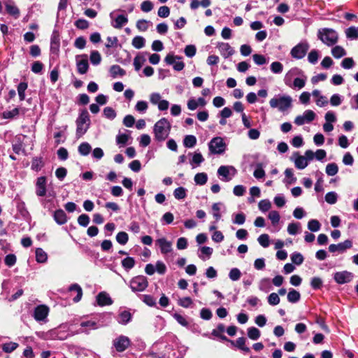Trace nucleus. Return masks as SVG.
<instances>
[{"label": "nucleus", "mask_w": 358, "mask_h": 358, "mask_svg": "<svg viewBox=\"0 0 358 358\" xmlns=\"http://www.w3.org/2000/svg\"><path fill=\"white\" fill-rule=\"evenodd\" d=\"M110 73L113 78H116L117 76H124L126 72L119 65L115 64L110 66Z\"/></svg>", "instance_id": "obj_27"}, {"label": "nucleus", "mask_w": 358, "mask_h": 358, "mask_svg": "<svg viewBox=\"0 0 358 358\" xmlns=\"http://www.w3.org/2000/svg\"><path fill=\"white\" fill-rule=\"evenodd\" d=\"M6 9L8 13L15 17V18H17L20 15V10L18 8L14 5L13 3H6Z\"/></svg>", "instance_id": "obj_25"}, {"label": "nucleus", "mask_w": 358, "mask_h": 358, "mask_svg": "<svg viewBox=\"0 0 358 358\" xmlns=\"http://www.w3.org/2000/svg\"><path fill=\"white\" fill-rule=\"evenodd\" d=\"M231 343L235 346H236L240 350H243L245 352H249L250 348L245 345V338L243 337L238 338L236 342L233 341H229Z\"/></svg>", "instance_id": "obj_28"}, {"label": "nucleus", "mask_w": 358, "mask_h": 358, "mask_svg": "<svg viewBox=\"0 0 358 358\" xmlns=\"http://www.w3.org/2000/svg\"><path fill=\"white\" fill-rule=\"evenodd\" d=\"M331 54L335 58H341L346 55L345 49L340 46L336 45L331 49Z\"/></svg>", "instance_id": "obj_31"}, {"label": "nucleus", "mask_w": 358, "mask_h": 358, "mask_svg": "<svg viewBox=\"0 0 358 358\" xmlns=\"http://www.w3.org/2000/svg\"><path fill=\"white\" fill-rule=\"evenodd\" d=\"M49 312L48 306L45 305L38 306L34 310V318L36 321H42L46 318Z\"/></svg>", "instance_id": "obj_16"}, {"label": "nucleus", "mask_w": 358, "mask_h": 358, "mask_svg": "<svg viewBox=\"0 0 358 358\" xmlns=\"http://www.w3.org/2000/svg\"><path fill=\"white\" fill-rule=\"evenodd\" d=\"M285 175L287 179L285 182L288 184H294L296 181V178L294 176L293 170L292 169H286L285 171Z\"/></svg>", "instance_id": "obj_37"}, {"label": "nucleus", "mask_w": 358, "mask_h": 358, "mask_svg": "<svg viewBox=\"0 0 358 358\" xmlns=\"http://www.w3.org/2000/svg\"><path fill=\"white\" fill-rule=\"evenodd\" d=\"M347 38L356 40L358 39V30L355 27H350L345 30Z\"/></svg>", "instance_id": "obj_39"}, {"label": "nucleus", "mask_w": 358, "mask_h": 358, "mask_svg": "<svg viewBox=\"0 0 358 358\" xmlns=\"http://www.w3.org/2000/svg\"><path fill=\"white\" fill-rule=\"evenodd\" d=\"M258 206L261 211L266 212L271 208V203L269 200L263 199L259 202Z\"/></svg>", "instance_id": "obj_55"}, {"label": "nucleus", "mask_w": 358, "mask_h": 358, "mask_svg": "<svg viewBox=\"0 0 358 358\" xmlns=\"http://www.w3.org/2000/svg\"><path fill=\"white\" fill-rule=\"evenodd\" d=\"M148 285V280L143 275L136 276L130 281V287L133 292H142L147 288Z\"/></svg>", "instance_id": "obj_5"}, {"label": "nucleus", "mask_w": 358, "mask_h": 358, "mask_svg": "<svg viewBox=\"0 0 358 358\" xmlns=\"http://www.w3.org/2000/svg\"><path fill=\"white\" fill-rule=\"evenodd\" d=\"M303 72L301 70L297 68H293L290 69L285 76L284 82L287 86H289L292 88H297L301 89L306 85V77L303 76V78H296L293 81V84L292 85V80L294 76L301 75Z\"/></svg>", "instance_id": "obj_2"}, {"label": "nucleus", "mask_w": 358, "mask_h": 358, "mask_svg": "<svg viewBox=\"0 0 358 358\" xmlns=\"http://www.w3.org/2000/svg\"><path fill=\"white\" fill-rule=\"evenodd\" d=\"M268 218L273 225L277 224L280 221V215L278 211L272 210L268 214Z\"/></svg>", "instance_id": "obj_63"}, {"label": "nucleus", "mask_w": 358, "mask_h": 358, "mask_svg": "<svg viewBox=\"0 0 358 358\" xmlns=\"http://www.w3.org/2000/svg\"><path fill=\"white\" fill-rule=\"evenodd\" d=\"M81 327L86 328L85 329H80L78 331V333H85L87 334H89L90 330H94L99 328L97 324L94 321H83L80 323Z\"/></svg>", "instance_id": "obj_21"}, {"label": "nucleus", "mask_w": 358, "mask_h": 358, "mask_svg": "<svg viewBox=\"0 0 358 358\" xmlns=\"http://www.w3.org/2000/svg\"><path fill=\"white\" fill-rule=\"evenodd\" d=\"M19 346L18 343L9 342L2 345V350L6 353H10L15 350Z\"/></svg>", "instance_id": "obj_36"}, {"label": "nucleus", "mask_w": 358, "mask_h": 358, "mask_svg": "<svg viewBox=\"0 0 358 358\" xmlns=\"http://www.w3.org/2000/svg\"><path fill=\"white\" fill-rule=\"evenodd\" d=\"M204 161V158L200 152H195L193 154L192 159L190 162L191 164H194L199 166Z\"/></svg>", "instance_id": "obj_52"}, {"label": "nucleus", "mask_w": 358, "mask_h": 358, "mask_svg": "<svg viewBox=\"0 0 358 358\" xmlns=\"http://www.w3.org/2000/svg\"><path fill=\"white\" fill-rule=\"evenodd\" d=\"M321 224L317 220H310L308 223V228L310 231L316 232L320 229Z\"/></svg>", "instance_id": "obj_48"}, {"label": "nucleus", "mask_w": 358, "mask_h": 358, "mask_svg": "<svg viewBox=\"0 0 358 358\" xmlns=\"http://www.w3.org/2000/svg\"><path fill=\"white\" fill-rule=\"evenodd\" d=\"M352 273L347 271L336 272L334 276V280L338 284L349 282L352 280Z\"/></svg>", "instance_id": "obj_13"}, {"label": "nucleus", "mask_w": 358, "mask_h": 358, "mask_svg": "<svg viewBox=\"0 0 358 358\" xmlns=\"http://www.w3.org/2000/svg\"><path fill=\"white\" fill-rule=\"evenodd\" d=\"M272 108H277L280 112L289 109L292 106V98L289 95H278L269 101Z\"/></svg>", "instance_id": "obj_3"}, {"label": "nucleus", "mask_w": 358, "mask_h": 358, "mask_svg": "<svg viewBox=\"0 0 358 358\" xmlns=\"http://www.w3.org/2000/svg\"><path fill=\"white\" fill-rule=\"evenodd\" d=\"M76 136L78 138H80L87 131L89 128V124H87V125H85L84 124L76 122Z\"/></svg>", "instance_id": "obj_46"}, {"label": "nucleus", "mask_w": 358, "mask_h": 358, "mask_svg": "<svg viewBox=\"0 0 358 358\" xmlns=\"http://www.w3.org/2000/svg\"><path fill=\"white\" fill-rule=\"evenodd\" d=\"M145 40L143 37L137 36H135L131 42L132 45L136 49H141L145 46Z\"/></svg>", "instance_id": "obj_32"}, {"label": "nucleus", "mask_w": 358, "mask_h": 358, "mask_svg": "<svg viewBox=\"0 0 358 358\" xmlns=\"http://www.w3.org/2000/svg\"><path fill=\"white\" fill-rule=\"evenodd\" d=\"M129 240L128 234L124 231H120L116 235V241L121 245H125Z\"/></svg>", "instance_id": "obj_49"}, {"label": "nucleus", "mask_w": 358, "mask_h": 358, "mask_svg": "<svg viewBox=\"0 0 358 358\" xmlns=\"http://www.w3.org/2000/svg\"><path fill=\"white\" fill-rule=\"evenodd\" d=\"M76 66L78 72L80 74H85L87 72L89 69V64L87 55H77L76 57Z\"/></svg>", "instance_id": "obj_10"}, {"label": "nucleus", "mask_w": 358, "mask_h": 358, "mask_svg": "<svg viewBox=\"0 0 358 358\" xmlns=\"http://www.w3.org/2000/svg\"><path fill=\"white\" fill-rule=\"evenodd\" d=\"M338 199V195L335 192H329L325 195V201L329 204H334Z\"/></svg>", "instance_id": "obj_54"}, {"label": "nucleus", "mask_w": 358, "mask_h": 358, "mask_svg": "<svg viewBox=\"0 0 358 358\" xmlns=\"http://www.w3.org/2000/svg\"><path fill=\"white\" fill-rule=\"evenodd\" d=\"M157 243L160 248L162 254H167L172 251V243L165 238H161L157 240Z\"/></svg>", "instance_id": "obj_19"}, {"label": "nucleus", "mask_w": 358, "mask_h": 358, "mask_svg": "<svg viewBox=\"0 0 358 358\" xmlns=\"http://www.w3.org/2000/svg\"><path fill=\"white\" fill-rule=\"evenodd\" d=\"M76 122L84 124L85 125H87V124H90V120L89 113L87 110H83L80 112Z\"/></svg>", "instance_id": "obj_30"}, {"label": "nucleus", "mask_w": 358, "mask_h": 358, "mask_svg": "<svg viewBox=\"0 0 358 358\" xmlns=\"http://www.w3.org/2000/svg\"><path fill=\"white\" fill-rule=\"evenodd\" d=\"M131 313L128 311H123L119 315V323L122 324H127L131 320Z\"/></svg>", "instance_id": "obj_47"}, {"label": "nucleus", "mask_w": 358, "mask_h": 358, "mask_svg": "<svg viewBox=\"0 0 358 358\" xmlns=\"http://www.w3.org/2000/svg\"><path fill=\"white\" fill-rule=\"evenodd\" d=\"M181 59V57L174 55L170 53L166 56L164 61L167 64L173 65L174 70L177 71H180L185 67V64Z\"/></svg>", "instance_id": "obj_8"}, {"label": "nucleus", "mask_w": 358, "mask_h": 358, "mask_svg": "<svg viewBox=\"0 0 358 358\" xmlns=\"http://www.w3.org/2000/svg\"><path fill=\"white\" fill-rule=\"evenodd\" d=\"M317 37L327 46H332L338 42V33L333 29L322 28L317 31Z\"/></svg>", "instance_id": "obj_4"}, {"label": "nucleus", "mask_w": 358, "mask_h": 358, "mask_svg": "<svg viewBox=\"0 0 358 358\" xmlns=\"http://www.w3.org/2000/svg\"><path fill=\"white\" fill-rule=\"evenodd\" d=\"M96 301L97 303L101 306H109L113 303V300L109 294L105 292H101L96 296Z\"/></svg>", "instance_id": "obj_20"}, {"label": "nucleus", "mask_w": 358, "mask_h": 358, "mask_svg": "<svg viewBox=\"0 0 358 358\" xmlns=\"http://www.w3.org/2000/svg\"><path fill=\"white\" fill-rule=\"evenodd\" d=\"M291 260L294 264L301 265L303 262L304 259L301 253L294 252L291 255Z\"/></svg>", "instance_id": "obj_56"}, {"label": "nucleus", "mask_w": 358, "mask_h": 358, "mask_svg": "<svg viewBox=\"0 0 358 358\" xmlns=\"http://www.w3.org/2000/svg\"><path fill=\"white\" fill-rule=\"evenodd\" d=\"M300 296V293L298 291L292 289L288 292L287 300L290 303H296L299 301Z\"/></svg>", "instance_id": "obj_34"}, {"label": "nucleus", "mask_w": 358, "mask_h": 358, "mask_svg": "<svg viewBox=\"0 0 358 358\" xmlns=\"http://www.w3.org/2000/svg\"><path fill=\"white\" fill-rule=\"evenodd\" d=\"M146 61L143 55H138L134 59V65L136 71H139L142 65Z\"/></svg>", "instance_id": "obj_43"}, {"label": "nucleus", "mask_w": 358, "mask_h": 358, "mask_svg": "<svg viewBox=\"0 0 358 358\" xmlns=\"http://www.w3.org/2000/svg\"><path fill=\"white\" fill-rule=\"evenodd\" d=\"M226 149V144L221 137H215L209 143V150L213 154H222Z\"/></svg>", "instance_id": "obj_6"}, {"label": "nucleus", "mask_w": 358, "mask_h": 358, "mask_svg": "<svg viewBox=\"0 0 358 358\" xmlns=\"http://www.w3.org/2000/svg\"><path fill=\"white\" fill-rule=\"evenodd\" d=\"M46 193V178L41 176L38 178L36 181V194L38 196H43Z\"/></svg>", "instance_id": "obj_17"}, {"label": "nucleus", "mask_w": 358, "mask_h": 358, "mask_svg": "<svg viewBox=\"0 0 358 358\" xmlns=\"http://www.w3.org/2000/svg\"><path fill=\"white\" fill-rule=\"evenodd\" d=\"M54 220L58 224H65L67 221L65 212L62 209L57 210L54 213Z\"/></svg>", "instance_id": "obj_22"}, {"label": "nucleus", "mask_w": 358, "mask_h": 358, "mask_svg": "<svg viewBox=\"0 0 358 358\" xmlns=\"http://www.w3.org/2000/svg\"><path fill=\"white\" fill-rule=\"evenodd\" d=\"M316 114L311 110H306L301 115H298L294 119V123L301 126L306 123H310L315 120Z\"/></svg>", "instance_id": "obj_9"}, {"label": "nucleus", "mask_w": 358, "mask_h": 358, "mask_svg": "<svg viewBox=\"0 0 358 358\" xmlns=\"http://www.w3.org/2000/svg\"><path fill=\"white\" fill-rule=\"evenodd\" d=\"M103 115L109 120H113L116 117V113L113 108L108 106L103 109Z\"/></svg>", "instance_id": "obj_57"}, {"label": "nucleus", "mask_w": 358, "mask_h": 358, "mask_svg": "<svg viewBox=\"0 0 358 358\" xmlns=\"http://www.w3.org/2000/svg\"><path fill=\"white\" fill-rule=\"evenodd\" d=\"M47 253L42 248L36 250V260L38 263H45L47 261Z\"/></svg>", "instance_id": "obj_29"}, {"label": "nucleus", "mask_w": 358, "mask_h": 358, "mask_svg": "<svg viewBox=\"0 0 358 358\" xmlns=\"http://www.w3.org/2000/svg\"><path fill=\"white\" fill-rule=\"evenodd\" d=\"M248 336L252 340H257L260 336V331L256 327H250L248 329Z\"/></svg>", "instance_id": "obj_40"}, {"label": "nucleus", "mask_w": 358, "mask_h": 358, "mask_svg": "<svg viewBox=\"0 0 358 358\" xmlns=\"http://www.w3.org/2000/svg\"><path fill=\"white\" fill-rule=\"evenodd\" d=\"M322 280L319 277H314L310 281V285L315 289H320L322 286Z\"/></svg>", "instance_id": "obj_64"}, {"label": "nucleus", "mask_w": 358, "mask_h": 358, "mask_svg": "<svg viewBox=\"0 0 358 358\" xmlns=\"http://www.w3.org/2000/svg\"><path fill=\"white\" fill-rule=\"evenodd\" d=\"M241 275V273L238 268H232L229 273V277L233 281H236L240 279Z\"/></svg>", "instance_id": "obj_61"}, {"label": "nucleus", "mask_w": 358, "mask_h": 358, "mask_svg": "<svg viewBox=\"0 0 358 358\" xmlns=\"http://www.w3.org/2000/svg\"><path fill=\"white\" fill-rule=\"evenodd\" d=\"M92 150L91 145L88 143H82L78 146V152L83 156H87Z\"/></svg>", "instance_id": "obj_38"}, {"label": "nucleus", "mask_w": 358, "mask_h": 358, "mask_svg": "<svg viewBox=\"0 0 358 358\" xmlns=\"http://www.w3.org/2000/svg\"><path fill=\"white\" fill-rule=\"evenodd\" d=\"M283 66L279 62H273L271 64V71L273 73H280L282 72Z\"/></svg>", "instance_id": "obj_58"}, {"label": "nucleus", "mask_w": 358, "mask_h": 358, "mask_svg": "<svg viewBox=\"0 0 358 358\" xmlns=\"http://www.w3.org/2000/svg\"><path fill=\"white\" fill-rule=\"evenodd\" d=\"M225 331V327L224 324H220L217 326V329H213L212 331V334L216 337L220 338L221 340L224 341H229L227 337L222 334V333Z\"/></svg>", "instance_id": "obj_24"}, {"label": "nucleus", "mask_w": 358, "mask_h": 358, "mask_svg": "<svg viewBox=\"0 0 358 358\" xmlns=\"http://www.w3.org/2000/svg\"><path fill=\"white\" fill-rule=\"evenodd\" d=\"M150 21L146 20H139L136 22V27L141 31H145L148 29Z\"/></svg>", "instance_id": "obj_60"}, {"label": "nucleus", "mask_w": 358, "mask_h": 358, "mask_svg": "<svg viewBox=\"0 0 358 358\" xmlns=\"http://www.w3.org/2000/svg\"><path fill=\"white\" fill-rule=\"evenodd\" d=\"M257 241L264 248H267L269 245V236L268 234H264L260 235L258 237Z\"/></svg>", "instance_id": "obj_59"}, {"label": "nucleus", "mask_w": 358, "mask_h": 358, "mask_svg": "<svg viewBox=\"0 0 358 358\" xmlns=\"http://www.w3.org/2000/svg\"><path fill=\"white\" fill-rule=\"evenodd\" d=\"M69 289L71 292L75 291L76 293H77L76 296L73 298V301L74 302L80 301L82 298V296H83V290H82L81 287L79 285L75 283V284L71 285L69 287Z\"/></svg>", "instance_id": "obj_26"}, {"label": "nucleus", "mask_w": 358, "mask_h": 358, "mask_svg": "<svg viewBox=\"0 0 358 358\" xmlns=\"http://www.w3.org/2000/svg\"><path fill=\"white\" fill-rule=\"evenodd\" d=\"M309 49V45L307 42H301L295 45L290 52L292 57L300 59L305 57Z\"/></svg>", "instance_id": "obj_7"}, {"label": "nucleus", "mask_w": 358, "mask_h": 358, "mask_svg": "<svg viewBox=\"0 0 358 358\" xmlns=\"http://www.w3.org/2000/svg\"><path fill=\"white\" fill-rule=\"evenodd\" d=\"M19 115V109L15 108L12 110H6L2 113V117L4 119H12Z\"/></svg>", "instance_id": "obj_50"}, {"label": "nucleus", "mask_w": 358, "mask_h": 358, "mask_svg": "<svg viewBox=\"0 0 358 358\" xmlns=\"http://www.w3.org/2000/svg\"><path fill=\"white\" fill-rule=\"evenodd\" d=\"M230 170L235 171V169L232 166H221L217 170V173L224 178L226 181H229L231 180V178L229 177Z\"/></svg>", "instance_id": "obj_23"}, {"label": "nucleus", "mask_w": 358, "mask_h": 358, "mask_svg": "<svg viewBox=\"0 0 358 358\" xmlns=\"http://www.w3.org/2000/svg\"><path fill=\"white\" fill-rule=\"evenodd\" d=\"M318 58L319 52L317 50H312L308 55V62L313 64H315L317 62Z\"/></svg>", "instance_id": "obj_53"}, {"label": "nucleus", "mask_w": 358, "mask_h": 358, "mask_svg": "<svg viewBox=\"0 0 358 358\" xmlns=\"http://www.w3.org/2000/svg\"><path fill=\"white\" fill-rule=\"evenodd\" d=\"M90 62L93 65H98L101 61V56L97 50L92 51L90 54Z\"/></svg>", "instance_id": "obj_44"}, {"label": "nucleus", "mask_w": 358, "mask_h": 358, "mask_svg": "<svg viewBox=\"0 0 358 358\" xmlns=\"http://www.w3.org/2000/svg\"><path fill=\"white\" fill-rule=\"evenodd\" d=\"M171 130V124L167 119L163 117L158 120L154 125L153 131L155 138L157 141L166 140Z\"/></svg>", "instance_id": "obj_1"}, {"label": "nucleus", "mask_w": 358, "mask_h": 358, "mask_svg": "<svg viewBox=\"0 0 358 358\" xmlns=\"http://www.w3.org/2000/svg\"><path fill=\"white\" fill-rule=\"evenodd\" d=\"M268 302L271 306L278 305L280 303V297L276 293H271L268 296Z\"/></svg>", "instance_id": "obj_62"}, {"label": "nucleus", "mask_w": 358, "mask_h": 358, "mask_svg": "<svg viewBox=\"0 0 358 358\" xmlns=\"http://www.w3.org/2000/svg\"><path fill=\"white\" fill-rule=\"evenodd\" d=\"M174 197L177 199H183L186 197V189L182 187H180L176 188L173 192Z\"/></svg>", "instance_id": "obj_51"}, {"label": "nucleus", "mask_w": 358, "mask_h": 358, "mask_svg": "<svg viewBox=\"0 0 358 358\" xmlns=\"http://www.w3.org/2000/svg\"><path fill=\"white\" fill-rule=\"evenodd\" d=\"M110 17L114 20V23H112V26L115 29H121L128 22L127 17L124 15H119L115 18H114L113 13H110Z\"/></svg>", "instance_id": "obj_18"}, {"label": "nucleus", "mask_w": 358, "mask_h": 358, "mask_svg": "<svg viewBox=\"0 0 358 358\" xmlns=\"http://www.w3.org/2000/svg\"><path fill=\"white\" fill-rule=\"evenodd\" d=\"M130 345V340L125 336H120L113 341V345L117 352L124 351Z\"/></svg>", "instance_id": "obj_12"}, {"label": "nucleus", "mask_w": 358, "mask_h": 358, "mask_svg": "<svg viewBox=\"0 0 358 358\" xmlns=\"http://www.w3.org/2000/svg\"><path fill=\"white\" fill-rule=\"evenodd\" d=\"M217 48L224 58H228L234 54V48L227 43L220 42L217 43Z\"/></svg>", "instance_id": "obj_14"}, {"label": "nucleus", "mask_w": 358, "mask_h": 358, "mask_svg": "<svg viewBox=\"0 0 358 358\" xmlns=\"http://www.w3.org/2000/svg\"><path fill=\"white\" fill-rule=\"evenodd\" d=\"M183 144L186 148H193L196 144V138L193 135H187L183 140Z\"/></svg>", "instance_id": "obj_35"}, {"label": "nucleus", "mask_w": 358, "mask_h": 358, "mask_svg": "<svg viewBox=\"0 0 358 358\" xmlns=\"http://www.w3.org/2000/svg\"><path fill=\"white\" fill-rule=\"evenodd\" d=\"M194 179L196 185H203L208 180V176L205 173H199L195 175Z\"/></svg>", "instance_id": "obj_33"}, {"label": "nucleus", "mask_w": 358, "mask_h": 358, "mask_svg": "<svg viewBox=\"0 0 358 358\" xmlns=\"http://www.w3.org/2000/svg\"><path fill=\"white\" fill-rule=\"evenodd\" d=\"M27 87V83L24 82L20 83L17 86V93L20 101H23L25 99V91Z\"/></svg>", "instance_id": "obj_42"}, {"label": "nucleus", "mask_w": 358, "mask_h": 358, "mask_svg": "<svg viewBox=\"0 0 358 358\" xmlns=\"http://www.w3.org/2000/svg\"><path fill=\"white\" fill-rule=\"evenodd\" d=\"M291 160L294 162V165L296 169L302 170L304 169L308 165L306 157L302 155H299V152H294L291 157Z\"/></svg>", "instance_id": "obj_15"}, {"label": "nucleus", "mask_w": 358, "mask_h": 358, "mask_svg": "<svg viewBox=\"0 0 358 358\" xmlns=\"http://www.w3.org/2000/svg\"><path fill=\"white\" fill-rule=\"evenodd\" d=\"M135 265V260L133 257H128L122 261V266L125 270H130Z\"/></svg>", "instance_id": "obj_41"}, {"label": "nucleus", "mask_w": 358, "mask_h": 358, "mask_svg": "<svg viewBox=\"0 0 358 358\" xmlns=\"http://www.w3.org/2000/svg\"><path fill=\"white\" fill-rule=\"evenodd\" d=\"M338 171V168L336 164H328L326 166V173L329 176H335Z\"/></svg>", "instance_id": "obj_45"}, {"label": "nucleus", "mask_w": 358, "mask_h": 358, "mask_svg": "<svg viewBox=\"0 0 358 358\" xmlns=\"http://www.w3.org/2000/svg\"><path fill=\"white\" fill-rule=\"evenodd\" d=\"M352 246V242L350 240H345V241L338 244H331L329 246V250L331 252H338L340 253H343L348 249L351 248Z\"/></svg>", "instance_id": "obj_11"}]
</instances>
